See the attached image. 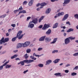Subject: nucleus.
<instances>
[{
	"mask_svg": "<svg viewBox=\"0 0 78 78\" xmlns=\"http://www.w3.org/2000/svg\"><path fill=\"white\" fill-rule=\"evenodd\" d=\"M22 31L20 30L18 31V33L17 34H18L19 36L17 37V38H18V39H21L23 37V34H22V35H21V34H22ZM20 35H21L20 36Z\"/></svg>",
	"mask_w": 78,
	"mask_h": 78,
	"instance_id": "nucleus-1",
	"label": "nucleus"
},
{
	"mask_svg": "<svg viewBox=\"0 0 78 78\" xmlns=\"http://www.w3.org/2000/svg\"><path fill=\"white\" fill-rule=\"evenodd\" d=\"M30 44V42L26 41L23 44H22L23 47H27Z\"/></svg>",
	"mask_w": 78,
	"mask_h": 78,
	"instance_id": "nucleus-2",
	"label": "nucleus"
},
{
	"mask_svg": "<svg viewBox=\"0 0 78 78\" xmlns=\"http://www.w3.org/2000/svg\"><path fill=\"white\" fill-rule=\"evenodd\" d=\"M46 5H47V4H46V3L45 2H42V3H41L40 4V5L41 6V7H40V8H38L37 9V11H40V8H41V9L43 8H44V6H45Z\"/></svg>",
	"mask_w": 78,
	"mask_h": 78,
	"instance_id": "nucleus-3",
	"label": "nucleus"
},
{
	"mask_svg": "<svg viewBox=\"0 0 78 78\" xmlns=\"http://www.w3.org/2000/svg\"><path fill=\"white\" fill-rule=\"evenodd\" d=\"M23 62L24 63H27V64H29V63H31V62H33L34 60H25L23 61Z\"/></svg>",
	"mask_w": 78,
	"mask_h": 78,
	"instance_id": "nucleus-4",
	"label": "nucleus"
},
{
	"mask_svg": "<svg viewBox=\"0 0 78 78\" xmlns=\"http://www.w3.org/2000/svg\"><path fill=\"white\" fill-rule=\"evenodd\" d=\"M71 0H64V2L63 3V6H66V5H64V4H66V5H67V4H68V3H70V2Z\"/></svg>",
	"mask_w": 78,
	"mask_h": 78,
	"instance_id": "nucleus-5",
	"label": "nucleus"
},
{
	"mask_svg": "<svg viewBox=\"0 0 78 78\" xmlns=\"http://www.w3.org/2000/svg\"><path fill=\"white\" fill-rule=\"evenodd\" d=\"M38 21V20L37 18H35L33 20H32V21H31L32 23H33L35 24V25H36L37 23V21Z\"/></svg>",
	"mask_w": 78,
	"mask_h": 78,
	"instance_id": "nucleus-6",
	"label": "nucleus"
},
{
	"mask_svg": "<svg viewBox=\"0 0 78 78\" xmlns=\"http://www.w3.org/2000/svg\"><path fill=\"white\" fill-rule=\"evenodd\" d=\"M50 27V25L48 24H45L44 25V27L42 28V30H46L47 28H48Z\"/></svg>",
	"mask_w": 78,
	"mask_h": 78,
	"instance_id": "nucleus-7",
	"label": "nucleus"
},
{
	"mask_svg": "<svg viewBox=\"0 0 78 78\" xmlns=\"http://www.w3.org/2000/svg\"><path fill=\"white\" fill-rule=\"evenodd\" d=\"M5 38L4 37H2V39L0 40V44L1 45H2L3 44H5V42L4 40Z\"/></svg>",
	"mask_w": 78,
	"mask_h": 78,
	"instance_id": "nucleus-8",
	"label": "nucleus"
},
{
	"mask_svg": "<svg viewBox=\"0 0 78 78\" xmlns=\"http://www.w3.org/2000/svg\"><path fill=\"white\" fill-rule=\"evenodd\" d=\"M32 23L31 21L29 22V25L28 26V27H30L31 28H33L34 27V24H31Z\"/></svg>",
	"mask_w": 78,
	"mask_h": 78,
	"instance_id": "nucleus-9",
	"label": "nucleus"
},
{
	"mask_svg": "<svg viewBox=\"0 0 78 78\" xmlns=\"http://www.w3.org/2000/svg\"><path fill=\"white\" fill-rule=\"evenodd\" d=\"M65 44H68L70 43V39L69 38H67L65 40Z\"/></svg>",
	"mask_w": 78,
	"mask_h": 78,
	"instance_id": "nucleus-10",
	"label": "nucleus"
},
{
	"mask_svg": "<svg viewBox=\"0 0 78 78\" xmlns=\"http://www.w3.org/2000/svg\"><path fill=\"white\" fill-rule=\"evenodd\" d=\"M9 62H6L5 63H4L2 66H0V70H1L3 69V66H5L6 65V64L9 63Z\"/></svg>",
	"mask_w": 78,
	"mask_h": 78,
	"instance_id": "nucleus-11",
	"label": "nucleus"
},
{
	"mask_svg": "<svg viewBox=\"0 0 78 78\" xmlns=\"http://www.w3.org/2000/svg\"><path fill=\"white\" fill-rule=\"evenodd\" d=\"M69 17V14H66L65 15L63 18L62 19V21H64V20H66Z\"/></svg>",
	"mask_w": 78,
	"mask_h": 78,
	"instance_id": "nucleus-12",
	"label": "nucleus"
},
{
	"mask_svg": "<svg viewBox=\"0 0 78 78\" xmlns=\"http://www.w3.org/2000/svg\"><path fill=\"white\" fill-rule=\"evenodd\" d=\"M46 42H49L51 41V38L50 37H46L45 39Z\"/></svg>",
	"mask_w": 78,
	"mask_h": 78,
	"instance_id": "nucleus-13",
	"label": "nucleus"
},
{
	"mask_svg": "<svg viewBox=\"0 0 78 78\" xmlns=\"http://www.w3.org/2000/svg\"><path fill=\"white\" fill-rule=\"evenodd\" d=\"M61 73H56L54 74V75H55L56 76H62V75L61 74Z\"/></svg>",
	"mask_w": 78,
	"mask_h": 78,
	"instance_id": "nucleus-14",
	"label": "nucleus"
},
{
	"mask_svg": "<svg viewBox=\"0 0 78 78\" xmlns=\"http://www.w3.org/2000/svg\"><path fill=\"white\" fill-rule=\"evenodd\" d=\"M46 37V36H43L41 37L39 39V41H44L45 39V37Z\"/></svg>",
	"mask_w": 78,
	"mask_h": 78,
	"instance_id": "nucleus-15",
	"label": "nucleus"
},
{
	"mask_svg": "<svg viewBox=\"0 0 78 78\" xmlns=\"http://www.w3.org/2000/svg\"><path fill=\"white\" fill-rule=\"evenodd\" d=\"M22 44H21L20 43H18L17 44L16 46V48H21L22 47Z\"/></svg>",
	"mask_w": 78,
	"mask_h": 78,
	"instance_id": "nucleus-16",
	"label": "nucleus"
},
{
	"mask_svg": "<svg viewBox=\"0 0 78 78\" xmlns=\"http://www.w3.org/2000/svg\"><path fill=\"white\" fill-rule=\"evenodd\" d=\"M19 35H18V34H17V35L16 36V37H15L12 38V42H14L17 39V37L19 36Z\"/></svg>",
	"mask_w": 78,
	"mask_h": 78,
	"instance_id": "nucleus-17",
	"label": "nucleus"
},
{
	"mask_svg": "<svg viewBox=\"0 0 78 78\" xmlns=\"http://www.w3.org/2000/svg\"><path fill=\"white\" fill-rule=\"evenodd\" d=\"M51 30L50 29H48V31L46 32V34H47V35H49L51 34Z\"/></svg>",
	"mask_w": 78,
	"mask_h": 78,
	"instance_id": "nucleus-18",
	"label": "nucleus"
},
{
	"mask_svg": "<svg viewBox=\"0 0 78 78\" xmlns=\"http://www.w3.org/2000/svg\"><path fill=\"white\" fill-rule=\"evenodd\" d=\"M52 61L51 60H48L46 62V65H48L50 64V63H51Z\"/></svg>",
	"mask_w": 78,
	"mask_h": 78,
	"instance_id": "nucleus-19",
	"label": "nucleus"
},
{
	"mask_svg": "<svg viewBox=\"0 0 78 78\" xmlns=\"http://www.w3.org/2000/svg\"><path fill=\"white\" fill-rule=\"evenodd\" d=\"M64 14V12H58V14L57 16L58 17L60 16H63Z\"/></svg>",
	"mask_w": 78,
	"mask_h": 78,
	"instance_id": "nucleus-20",
	"label": "nucleus"
},
{
	"mask_svg": "<svg viewBox=\"0 0 78 78\" xmlns=\"http://www.w3.org/2000/svg\"><path fill=\"white\" fill-rule=\"evenodd\" d=\"M57 39H58V38H55L54 39L53 41L52 42H51V44H55V43L57 41Z\"/></svg>",
	"mask_w": 78,
	"mask_h": 78,
	"instance_id": "nucleus-21",
	"label": "nucleus"
},
{
	"mask_svg": "<svg viewBox=\"0 0 78 78\" xmlns=\"http://www.w3.org/2000/svg\"><path fill=\"white\" fill-rule=\"evenodd\" d=\"M58 23H56L53 25V28H57V27H58Z\"/></svg>",
	"mask_w": 78,
	"mask_h": 78,
	"instance_id": "nucleus-22",
	"label": "nucleus"
},
{
	"mask_svg": "<svg viewBox=\"0 0 78 78\" xmlns=\"http://www.w3.org/2000/svg\"><path fill=\"white\" fill-rule=\"evenodd\" d=\"M34 0H31L29 2V5L30 6H31L33 3Z\"/></svg>",
	"mask_w": 78,
	"mask_h": 78,
	"instance_id": "nucleus-23",
	"label": "nucleus"
},
{
	"mask_svg": "<svg viewBox=\"0 0 78 78\" xmlns=\"http://www.w3.org/2000/svg\"><path fill=\"white\" fill-rule=\"evenodd\" d=\"M50 11H51V9L50 8H48L47 9L46 11V14H49V13H50Z\"/></svg>",
	"mask_w": 78,
	"mask_h": 78,
	"instance_id": "nucleus-24",
	"label": "nucleus"
},
{
	"mask_svg": "<svg viewBox=\"0 0 78 78\" xmlns=\"http://www.w3.org/2000/svg\"><path fill=\"white\" fill-rule=\"evenodd\" d=\"M59 61H60V59H56L54 61H53V62H54L55 64H56V63H57V62H58Z\"/></svg>",
	"mask_w": 78,
	"mask_h": 78,
	"instance_id": "nucleus-25",
	"label": "nucleus"
},
{
	"mask_svg": "<svg viewBox=\"0 0 78 78\" xmlns=\"http://www.w3.org/2000/svg\"><path fill=\"white\" fill-rule=\"evenodd\" d=\"M73 29L69 28L66 31V32L69 33V32H71V31H73Z\"/></svg>",
	"mask_w": 78,
	"mask_h": 78,
	"instance_id": "nucleus-26",
	"label": "nucleus"
},
{
	"mask_svg": "<svg viewBox=\"0 0 78 78\" xmlns=\"http://www.w3.org/2000/svg\"><path fill=\"white\" fill-rule=\"evenodd\" d=\"M24 58H25L26 59H27L28 58V54H26L24 55Z\"/></svg>",
	"mask_w": 78,
	"mask_h": 78,
	"instance_id": "nucleus-27",
	"label": "nucleus"
},
{
	"mask_svg": "<svg viewBox=\"0 0 78 78\" xmlns=\"http://www.w3.org/2000/svg\"><path fill=\"white\" fill-rule=\"evenodd\" d=\"M44 18V16H42L40 19H39V22L40 23V22L42 21V20H43Z\"/></svg>",
	"mask_w": 78,
	"mask_h": 78,
	"instance_id": "nucleus-28",
	"label": "nucleus"
},
{
	"mask_svg": "<svg viewBox=\"0 0 78 78\" xmlns=\"http://www.w3.org/2000/svg\"><path fill=\"white\" fill-rule=\"evenodd\" d=\"M12 66L11 65H7L5 67V69H9V68H10Z\"/></svg>",
	"mask_w": 78,
	"mask_h": 78,
	"instance_id": "nucleus-29",
	"label": "nucleus"
},
{
	"mask_svg": "<svg viewBox=\"0 0 78 78\" xmlns=\"http://www.w3.org/2000/svg\"><path fill=\"white\" fill-rule=\"evenodd\" d=\"M17 55H14L11 57V58L12 59H14V58H17Z\"/></svg>",
	"mask_w": 78,
	"mask_h": 78,
	"instance_id": "nucleus-30",
	"label": "nucleus"
},
{
	"mask_svg": "<svg viewBox=\"0 0 78 78\" xmlns=\"http://www.w3.org/2000/svg\"><path fill=\"white\" fill-rule=\"evenodd\" d=\"M69 39H70L71 40H74L75 39V37H68Z\"/></svg>",
	"mask_w": 78,
	"mask_h": 78,
	"instance_id": "nucleus-31",
	"label": "nucleus"
},
{
	"mask_svg": "<svg viewBox=\"0 0 78 78\" xmlns=\"http://www.w3.org/2000/svg\"><path fill=\"white\" fill-rule=\"evenodd\" d=\"M26 11L23 10L22 11H21L19 12V13H23V14H25V13H26Z\"/></svg>",
	"mask_w": 78,
	"mask_h": 78,
	"instance_id": "nucleus-32",
	"label": "nucleus"
},
{
	"mask_svg": "<svg viewBox=\"0 0 78 78\" xmlns=\"http://www.w3.org/2000/svg\"><path fill=\"white\" fill-rule=\"evenodd\" d=\"M8 41H9V38H5L4 39V42H8Z\"/></svg>",
	"mask_w": 78,
	"mask_h": 78,
	"instance_id": "nucleus-33",
	"label": "nucleus"
},
{
	"mask_svg": "<svg viewBox=\"0 0 78 78\" xmlns=\"http://www.w3.org/2000/svg\"><path fill=\"white\" fill-rule=\"evenodd\" d=\"M38 66L39 67H43L44 65L42 64H39L38 65Z\"/></svg>",
	"mask_w": 78,
	"mask_h": 78,
	"instance_id": "nucleus-34",
	"label": "nucleus"
},
{
	"mask_svg": "<svg viewBox=\"0 0 78 78\" xmlns=\"http://www.w3.org/2000/svg\"><path fill=\"white\" fill-rule=\"evenodd\" d=\"M31 51V49H27L26 50V52L27 53H30Z\"/></svg>",
	"mask_w": 78,
	"mask_h": 78,
	"instance_id": "nucleus-35",
	"label": "nucleus"
},
{
	"mask_svg": "<svg viewBox=\"0 0 78 78\" xmlns=\"http://www.w3.org/2000/svg\"><path fill=\"white\" fill-rule=\"evenodd\" d=\"M30 58L31 59H34V60H36V58H34V56H30Z\"/></svg>",
	"mask_w": 78,
	"mask_h": 78,
	"instance_id": "nucleus-36",
	"label": "nucleus"
},
{
	"mask_svg": "<svg viewBox=\"0 0 78 78\" xmlns=\"http://www.w3.org/2000/svg\"><path fill=\"white\" fill-rule=\"evenodd\" d=\"M6 16V15H3L0 16V18H4V17H5Z\"/></svg>",
	"mask_w": 78,
	"mask_h": 78,
	"instance_id": "nucleus-37",
	"label": "nucleus"
},
{
	"mask_svg": "<svg viewBox=\"0 0 78 78\" xmlns=\"http://www.w3.org/2000/svg\"><path fill=\"white\" fill-rule=\"evenodd\" d=\"M77 73H71V75L72 76H75V75H76Z\"/></svg>",
	"mask_w": 78,
	"mask_h": 78,
	"instance_id": "nucleus-38",
	"label": "nucleus"
},
{
	"mask_svg": "<svg viewBox=\"0 0 78 78\" xmlns=\"http://www.w3.org/2000/svg\"><path fill=\"white\" fill-rule=\"evenodd\" d=\"M58 51L57 50H55L53 51L52 52V53H58Z\"/></svg>",
	"mask_w": 78,
	"mask_h": 78,
	"instance_id": "nucleus-39",
	"label": "nucleus"
},
{
	"mask_svg": "<svg viewBox=\"0 0 78 78\" xmlns=\"http://www.w3.org/2000/svg\"><path fill=\"white\" fill-rule=\"evenodd\" d=\"M20 63L21 66H24V64H25V63H24L23 62V61H21Z\"/></svg>",
	"mask_w": 78,
	"mask_h": 78,
	"instance_id": "nucleus-40",
	"label": "nucleus"
},
{
	"mask_svg": "<svg viewBox=\"0 0 78 78\" xmlns=\"http://www.w3.org/2000/svg\"><path fill=\"white\" fill-rule=\"evenodd\" d=\"M73 56H78V52L75 53L73 55Z\"/></svg>",
	"mask_w": 78,
	"mask_h": 78,
	"instance_id": "nucleus-41",
	"label": "nucleus"
},
{
	"mask_svg": "<svg viewBox=\"0 0 78 78\" xmlns=\"http://www.w3.org/2000/svg\"><path fill=\"white\" fill-rule=\"evenodd\" d=\"M23 9V8H22V7L21 6L18 9V11H21V10H22Z\"/></svg>",
	"mask_w": 78,
	"mask_h": 78,
	"instance_id": "nucleus-42",
	"label": "nucleus"
},
{
	"mask_svg": "<svg viewBox=\"0 0 78 78\" xmlns=\"http://www.w3.org/2000/svg\"><path fill=\"white\" fill-rule=\"evenodd\" d=\"M74 17L75 18H76V19H78V14H76L74 15Z\"/></svg>",
	"mask_w": 78,
	"mask_h": 78,
	"instance_id": "nucleus-43",
	"label": "nucleus"
},
{
	"mask_svg": "<svg viewBox=\"0 0 78 78\" xmlns=\"http://www.w3.org/2000/svg\"><path fill=\"white\" fill-rule=\"evenodd\" d=\"M77 69H78V66H76L73 68V70H77Z\"/></svg>",
	"mask_w": 78,
	"mask_h": 78,
	"instance_id": "nucleus-44",
	"label": "nucleus"
},
{
	"mask_svg": "<svg viewBox=\"0 0 78 78\" xmlns=\"http://www.w3.org/2000/svg\"><path fill=\"white\" fill-rule=\"evenodd\" d=\"M61 28H63V29H66V26H63L62 27V25H61Z\"/></svg>",
	"mask_w": 78,
	"mask_h": 78,
	"instance_id": "nucleus-45",
	"label": "nucleus"
},
{
	"mask_svg": "<svg viewBox=\"0 0 78 78\" xmlns=\"http://www.w3.org/2000/svg\"><path fill=\"white\" fill-rule=\"evenodd\" d=\"M24 4H25V5L27 4V1H25L23 3V5H24Z\"/></svg>",
	"mask_w": 78,
	"mask_h": 78,
	"instance_id": "nucleus-46",
	"label": "nucleus"
},
{
	"mask_svg": "<svg viewBox=\"0 0 78 78\" xmlns=\"http://www.w3.org/2000/svg\"><path fill=\"white\" fill-rule=\"evenodd\" d=\"M42 50V48H38V51H41Z\"/></svg>",
	"mask_w": 78,
	"mask_h": 78,
	"instance_id": "nucleus-47",
	"label": "nucleus"
},
{
	"mask_svg": "<svg viewBox=\"0 0 78 78\" xmlns=\"http://www.w3.org/2000/svg\"><path fill=\"white\" fill-rule=\"evenodd\" d=\"M28 72V70L27 69L26 71H24L23 72V73H26Z\"/></svg>",
	"mask_w": 78,
	"mask_h": 78,
	"instance_id": "nucleus-48",
	"label": "nucleus"
},
{
	"mask_svg": "<svg viewBox=\"0 0 78 78\" xmlns=\"http://www.w3.org/2000/svg\"><path fill=\"white\" fill-rule=\"evenodd\" d=\"M18 11H19V10H16L14 11V13L16 14V12H18Z\"/></svg>",
	"mask_w": 78,
	"mask_h": 78,
	"instance_id": "nucleus-49",
	"label": "nucleus"
},
{
	"mask_svg": "<svg viewBox=\"0 0 78 78\" xmlns=\"http://www.w3.org/2000/svg\"><path fill=\"white\" fill-rule=\"evenodd\" d=\"M11 26H12V27H16V24H11Z\"/></svg>",
	"mask_w": 78,
	"mask_h": 78,
	"instance_id": "nucleus-50",
	"label": "nucleus"
},
{
	"mask_svg": "<svg viewBox=\"0 0 78 78\" xmlns=\"http://www.w3.org/2000/svg\"><path fill=\"white\" fill-rule=\"evenodd\" d=\"M31 19L30 17H28L27 18V21H28V20H30Z\"/></svg>",
	"mask_w": 78,
	"mask_h": 78,
	"instance_id": "nucleus-51",
	"label": "nucleus"
},
{
	"mask_svg": "<svg viewBox=\"0 0 78 78\" xmlns=\"http://www.w3.org/2000/svg\"><path fill=\"white\" fill-rule=\"evenodd\" d=\"M42 27H43V26L41 25L38 27V28H42Z\"/></svg>",
	"mask_w": 78,
	"mask_h": 78,
	"instance_id": "nucleus-52",
	"label": "nucleus"
},
{
	"mask_svg": "<svg viewBox=\"0 0 78 78\" xmlns=\"http://www.w3.org/2000/svg\"><path fill=\"white\" fill-rule=\"evenodd\" d=\"M66 24H68V25H70V22L69 21L67 22L66 23Z\"/></svg>",
	"mask_w": 78,
	"mask_h": 78,
	"instance_id": "nucleus-53",
	"label": "nucleus"
},
{
	"mask_svg": "<svg viewBox=\"0 0 78 78\" xmlns=\"http://www.w3.org/2000/svg\"><path fill=\"white\" fill-rule=\"evenodd\" d=\"M69 70H66L65 71V73H69Z\"/></svg>",
	"mask_w": 78,
	"mask_h": 78,
	"instance_id": "nucleus-54",
	"label": "nucleus"
},
{
	"mask_svg": "<svg viewBox=\"0 0 78 78\" xmlns=\"http://www.w3.org/2000/svg\"><path fill=\"white\" fill-rule=\"evenodd\" d=\"M9 34L8 33H7L6 34V36H9Z\"/></svg>",
	"mask_w": 78,
	"mask_h": 78,
	"instance_id": "nucleus-55",
	"label": "nucleus"
},
{
	"mask_svg": "<svg viewBox=\"0 0 78 78\" xmlns=\"http://www.w3.org/2000/svg\"><path fill=\"white\" fill-rule=\"evenodd\" d=\"M11 31H12L11 29H9V30H8L9 33L11 32Z\"/></svg>",
	"mask_w": 78,
	"mask_h": 78,
	"instance_id": "nucleus-56",
	"label": "nucleus"
},
{
	"mask_svg": "<svg viewBox=\"0 0 78 78\" xmlns=\"http://www.w3.org/2000/svg\"><path fill=\"white\" fill-rule=\"evenodd\" d=\"M17 51H18V50H16L13 51L14 53H16V52H17Z\"/></svg>",
	"mask_w": 78,
	"mask_h": 78,
	"instance_id": "nucleus-57",
	"label": "nucleus"
},
{
	"mask_svg": "<svg viewBox=\"0 0 78 78\" xmlns=\"http://www.w3.org/2000/svg\"><path fill=\"white\" fill-rule=\"evenodd\" d=\"M16 60V61H17L18 60H20V59L19 58H16L15 59Z\"/></svg>",
	"mask_w": 78,
	"mask_h": 78,
	"instance_id": "nucleus-58",
	"label": "nucleus"
},
{
	"mask_svg": "<svg viewBox=\"0 0 78 78\" xmlns=\"http://www.w3.org/2000/svg\"><path fill=\"white\" fill-rule=\"evenodd\" d=\"M40 5H41V4H40V3H38V4H37L36 6L37 7H38V6H39Z\"/></svg>",
	"mask_w": 78,
	"mask_h": 78,
	"instance_id": "nucleus-59",
	"label": "nucleus"
},
{
	"mask_svg": "<svg viewBox=\"0 0 78 78\" xmlns=\"http://www.w3.org/2000/svg\"><path fill=\"white\" fill-rule=\"evenodd\" d=\"M22 17H24V15H22L21 16H20V18H22Z\"/></svg>",
	"mask_w": 78,
	"mask_h": 78,
	"instance_id": "nucleus-60",
	"label": "nucleus"
},
{
	"mask_svg": "<svg viewBox=\"0 0 78 78\" xmlns=\"http://www.w3.org/2000/svg\"><path fill=\"white\" fill-rule=\"evenodd\" d=\"M70 66V65L69 64H67L66 66V67H68L69 66Z\"/></svg>",
	"mask_w": 78,
	"mask_h": 78,
	"instance_id": "nucleus-61",
	"label": "nucleus"
},
{
	"mask_svg": "<svg viewBox=\"0 0 78 78\" xmlns=\"http://www.w3.org/2000/svg\"><path fill=\"white\" fill-rule=\"evenodd\" d=\"M66 33H64V36H66Z\"/></svg>",
	"mask_w": 78,
	"mask_h": 78,
	"instance_id": "nucleus-62",
	"label": "nucleus"
},
{
	"mask_svg": "<svg viewBox=\"0 0 78 78\" xmlns=\"http://www.w3.org/2000/svg\"><path fill=\"white\" fill-rule=\"evenodd\" d=\"M51 2H55V0H51Z\"/></svg>",
	"mask_w": 78,
	"mask_h": 78,
	"instance_id": "nucleus-63",
	"label": "nucleus"
},
{
	"mask_svg": "<svg viewBox=\"0 0 78 78\" xmlns=\"http://www.w3.org/2000/svg\"><path fill=\"white\" fill-rule=\"evenodd\" d=\"M75 42H76L77 43H78V40H76Z\"/></svg>",
	"mask_w": 78,
	"mask_h": 78,
	"instance_id": "nucleus-64",
	"label": "nucleus"
}]
</instances>
